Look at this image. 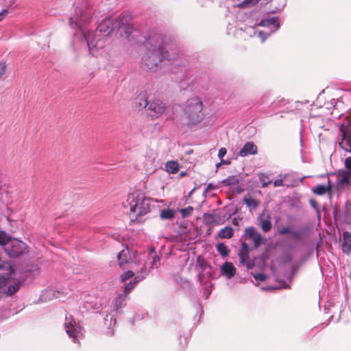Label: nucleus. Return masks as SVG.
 <instances>
[{"label": "nucleus", "mask_w": 351, "mask_h": 351, "mask_svg": "<svg viewBox=\"0 0 351 351\" xmlns=\"http://www.w3.org/2000/svg\"><path fill=\"white\" fill-rule=\"evenodd\" d=\"M180 54L169 53L163 46H158L148 49L142 58V66L145 70L155 71L161 67L162 62L174 64L179 58Z\"/></svg>", "instance_id": "nucleus-1"}, {"label": "nucleus", "mask_w": 351, "mask_h": 351, "mask_svg": "<svg viewBox=\"0 0 351 351\" xmlns=\"http://www.w3.org/2000/svg\"><path fill=\"white\" fill-rule=\"evenodd\" d=\"M127 202L130 206L129 216L132 221L141 222V217L150 212L151 199L140 191L128 194Z\"/></svg>", "instance_id": "nucleus-2"}, {"label": "nucleus", "mask_w": 351, "mask_h": 351, "mask_svg": "<svg viewBox=\"0 0 351 351\" xmlns=\"http://www.w3.org/2000/svg\"><path fill=\"white\" fill-rule=\"evenodd\" d=\"M203 104L199 98H192L188 101L185 108V114L193 123L199 122L202 119Z\"/></svg>", "instance_id": "nucleus-3"}, {"label": "nucleus", "mask_w": 351, "mask_h": 351, "mask_svg": "<svg viewBox=\"0 0 351 351\" xmlns=\"http://www.w3.org/2000/svg\"><path fill=\"white\" fill-rule=\"evenodd\" d=\"M27 249L26 244L20 240L13 239L5 244L4 250L11 258H16L23 255Z\"/></svg>", "instance_id": "nucleus-4"}, {"label": "nucleus", "mask_w": 351, "mask_h": 351, "mask_svg": "<svg viewBox=\"0 0 351 351\" xmlns=\"http://www.w3.org/2000/svg\"><path fill=\"white\" fill-rule=\"evenodd\" d=\"M167 110V106L164 101L159 99H155L149 101L147 112L152 119H156L165 114Z\"/></svg>", "instance_id": "nucleus-5"}, {"label": "nucleus", "mask_w": 351, "mask_h": 351, "mask_svg": "<svg viewBox=\"0 0 351 351\" xmlns=\"http://www.w3.org/2000/svg\"><path fill=\"white\" fill-rule=\"evenodd\" d=\"M125 16L120 17V20L118 19H105L98 26V29L100 32H103L106 34H109L114 29L120 27L121 23L123 24V21L125 19Z\"/></svg>", "instance_id": "nucleus-6"}, {"label": "nucleus", "mask_w": 351, "mask_h": 351, "mask_svg": "<svg viewBox=\"0 0 351 351\" xmlns=\"http://www.w3.org/2000/svg\"><path fill=\"white\" fill-rule=\"evenodd\" d=\"M345 170L339 171L340 176L339 183L342 185L348 184L351 180V156L347 157L344 161Z\"/></svg>", "instance_id": "nucleus-7"}, {"label": "nucleus", "mask_w": 351, "mask_h": 351, "mask_svg": "<svg viewBox=\"0 0 351 351\" xmlns=\"http://www.w3.org/2000/svg\"><path fill=\"white\" fill-rule=\"evenodd\" d=\"M245 235L247 238L250 239L254 242V247L255 249L259 247V246L263 243V237L261 234L256 230L255 228L250 226L245 230Z\"/></svg>", "instance_id": "nucleus-8"}, {"label": "nucleus", "mask_w": 351, "mask_h": 351, "mask_svg": "<svg viewBox=\"0 0 351 351\" xmlns=\"http://www.w3.org/2000/svg\"><path fill=\"white\" fill-rule=\"evenodd\" d=\"M250 249L246 243H242L239 252V262L242 265H246L247 269H252V265L249 263V254Z\"/></svg>", "instance_id": "nucleus-9"}, {"label": "nucleus", "mask_w": 351, "mask_h": 351, "mask_svg": "<svg viewBox=\"0 0 351 351\" xmlns=\"http://www.w3.org/2000/svg\"><path fill=\"white\" fill-rule=\"evenodd\" d=\"M117 258L119 267L123 269H125V265L132 261L130 252L128 248L122 250L117 254Z\"/></svg>", "instance_id": "nucleus-10"}, {"label": "nucleus", "mask_w": 351, "mask_h": 351, "mask_svg": "<svg viewBox=\"0 0 351 351\" xmlns=\"http://www.w3.org/2000/svg\"><path fill=\"white\" fill-rule=\"evenodd\" d=\"M75 322L72 315H70L69 317H66V322L64 323L66 332L70 337L73 338V341L76 342L77 336L76 331L75 329Z\"/></svg>", "instance_id": "nucleus-11"}, {"label": "nucleus", "mask_w": 351, "mask_h": 351, "mask_svg": "<svg viewBox=\"0 0 351 351\" xmlns=\"http://www.w3.org/2000/svg\"><path fill=\"white\" fill-rule=\"evenodd\" d=\"M257 147L254 143L247 142L240 150L239 155L240 156L245 157L249 154H257Z\"/></svg>", "instance_id": "nucleus-12"}, {"label": "nucleus", "mask_w": 351, "mask_h": 351, "mask_svg": "<svg viewBox=\"0 0 351 351\" xmlns=\"http://www.w3.org/2000/svg\"><path fill=\"white\" fill-rule=\"evenodd\" d=\"M149 101L147 100L145 93H140L136 99L135 106L139 109H145L147 110Z\"/></svg>", "instance_id": "nucleus-13"}, {"label": "nucleus", "mask_w": 351, "mask_h": 351, "mask_svg": "<svg viewBox=\"0 0 351 351\" xmlns=\"http://www.w3.org/2000/svg\"><path fill=\"white\" fill-rule=\"evenodd\" d=\"M332 186L330 184V180H328V184L327 186L318 184L316 187L312 189L313 193L317 195H322L326 193H328L330 195L331 194Z\"/></svg>", "instance_id": "nucleus-14"}, {"label": "nucleus", "mask_w": 351, "mask_h": 351, "mask_svg": "<svg viewBox=\"0 0 351 351\" xmlns=\"http://www.w3.org/2000/svg\"><path fill=\"white\" fill-rule=\"evenodd\" d=\"M343 237L342 250L344 253L349 254L351 252V233L344 232Z\"/></svg>", "instance_id": "nucleus-15"}, {"label": "nucleus", "mask_w": 351, "mask_h": 351, "mask_svg": "<svg viewBox=\"0 0 351 351\" xmlns=\"http://www.w3.org/2000/svg\"><path fill=\"white\" fill-rule=\"evenodd\" d=\"M221 271L228 278H232L236 274V268L232 263L226 262L221 267Z\"/></svg>", "instance_id": "nucleus-16"}, {"label": "nucleus", "mask_w": 351, "mask_h": 351, "mask_svg": "<svg viewBox=\"0 0 351 351\" xmlns=\"http://www.w3.org/2000/svg\"><path fill=\"white\" fill-rule=\"evenodd\" d=\"M341 137L351 138V121L345 120L340 128Z\"/></svg>", "instance_id": "nucleus-17"}, {"label": "nucleus", "mask_w": 351, "mask_h": 351, "mask_svg": "<svg viewBox=\"0 0 351 351\" xmlns=\"http://www.w3.org/2000/svg\"><path fill=\"white\" fill-rule=\"evenodd\" d=\"M19 287H20L19 282H15L14 285H9L7 288L3 287H0V293L1 292H4L5 295L6 296H10V295H12L13 294H14L16 291H18V290L19 289Z\"/></svg>", "instance_id": "nucleus-18"}, {"label": "nucleus", "mask_w": 351, "mask_h": 351, "mask_svg": "<svg viewBox=\"0 0 351 351\" xmlns=\"http://www.w3.org/2000/svg\"><path fill=\"white\" fill-rule=\"evenodd\" d=\"M259 226L264 232H268L272 228L270 216L267 215L266 219H263L262 216L259 217Z\"/></svg>", "instance_id": "nucleus-19"}, {"label": "nucleus", "mask_w": 351, "mask_h": 351, "mask_svg": "<svg viewBox=\"0 0 351 351\" xmlns=\"http://www.w3.org/2000/svg\"><path fill=\"white\" fill-rule=\"evenodd\" d=\"M234 235V230L230 226H226L221 229L218 232V237L220 239H230Z\"/></svg>", "instance_id": "nucleus-20"}, {"label": "nucleus", "mask_w": 351, "mask_h": 351, "mask_svg": "<svg viewBox=\"0 0 351 351\" xmlns=\"http://www.w3.org/2000/svg\"><path fill=\"white\" fill-rule=\"evenodd\" d=\"M179 169V164L175 160L168 161L165 164V169L169 173H176Z\"/></svg>", "instance_id": "nucleus-21"}, {"label": "nucleus", "mask_w": 351, "mask_h": 351, "mask_svg": "<svg viewBox=\"0 0 351 351\" xmlns=\"http://www.w3.org/2000/svg\"><path fill=\"white\" fill-rule=\"evenodd\" d=\"M239 182V178L238 176H230L227 178L222 180L221 183L223 186H235Z\"/></svg>", "instance_id": "nucleus-22"}, {"label": "nucleus", "mask_w": 351, "mask_h": 351, "mask_svg": "<svg viewBox=\"0 0 351 351\" xmlns=\"http://www.w3.org/2000/svg\"><path fill=\"white\" fill-rule=\"evenodd\" d=\"M243 202H245L247 206L252 208L253 209L256 208L260 205L261 203L259 200L250 197H244Z\"/></svg>", "instance_id": "nucleus-23"}, {"label": "nucleus", "mask_w": 351, "mask_h": 351, "mask_svg": "<svg viewBox=\"0 0 351 351\" xmlns=\"http://www.w3.org/2000/svg\"><path fill=\"white\" fill-rule=\"evenodd\" d=\"M339 147L346 152L351 151V138L341 137V141L339 143Z\"/></svg>", "instance_id": "nucleus-24"}, {"label": "nucleus", "mask_w": 351, "mask_h": 351, "mask_svg": "<svg viewBox=\"0 0 351 351\" xmlns=\"http://www.w3.org/2000/svg\"><path fill=\"white\" fill-rule=\"evenodd\" d=\"M175 212L171 209L162 210L160 213V217L162 219H170L174 217Z\"/></svg>", "instance_id": "nucleus-25"}, {"label": "nucleus", "mask_w": 351, "mask_h": 351, "mask_svg": "<svg viewBox=\"0 0 351 351\" xmlns=\"http://www.w3.org/2000/svg\"><path fill=\"white\" fill-rule=\"evenodd\" d=\"M217 250L222 256H228L230 252V250L223 243L217 245Z\"/></svg>", "instance_id": "nucleus-26"}, {"label": "nucleus", "mask_w": 351, "mask_h": 351, "mask_svg": "<svg viewBox=\"0 0 351 351\" xmlns=\"http://www.w3.org/2000/svg\"><path fill=\"white\" fill-rule=\"evenodd\" d=\"M259 25L263 27L269 26L270 25H275L277 27H279V23H278V20L276 18H271L268 19L262 20L260 22Z\"/></svg>", "instance_id": "nucleus-27"}, {"label": "nucleus", "mask_w": 351, "mask_h": 351, "mask_svg": "<svg viewBox=\"0 0 351 351\" xmlns=\"http://www.w3.org/2000/svg\"><path fill=\"white\" fill-rule=\"evenodd\" d=\"M205 273H199L198 275V279L201 285H206L207 283V280L211 277L210 271H204Z\"/></svg>", "instance_id": "nucleus-28"}, {"label": "nucleus", "mask_w": 351, "mask_h": 351, "mask_svg": "<svg viewBox=\"0 0 351 351\" xmlns=\"http://www.w3.org/2000/svg\"><path fill=\"white\" fill-rule=\"evenodd\" d=\"M135 285V282L132 281L126 284L124 287L123 293L121 294V298L123 297V299L126 298L127 295L134 288Z\"/></svg>", "instance_id": "nucleus-29"}, {"label": "nucleus", "mask_w": 351, "mask_h": 351, "mask_svg": "<svg viewBox=\"0 0 351 351\" xmlns=\"http://www.w3.org/2000/svg\"><path fill=\"white\" fill-rule=\"evenodd\" d=\"M258 3V0H244L238 5L240 8H246L254 6Z\"/></svg>", "instance_id": "nucleus-30"}, {"label": "nucleus", "mask_w": 351, "mask_h": 351, "mask_svg": "<svg viewBox=\"0 0 351 351\" xmlns=\"http://www.w3.org/2000/svg\"><path fill=\"white\" fill-rule=\"evenodd\" d=\"M258 178H259L260 181L262 183L263 188L267 186L271 182L269 178L263 173H259Z\"/></svg>", "instance_id": "nucleus-31"}, {"label": "nucleus", "mask_w": 351, "mask_h": 351, "mask_svg": "<svg viewBox=\"0 0 351 351\" xmlns=\"http://www.w3.org/2000/svg\"><path fill=\"white\" fill-rule=\"evenodd\" d=\"M12 240L4 231H0V245L5 247V244L8 241Z\"/></svg>", "instance_id": "nucleus-32"}, {"label": "nucleus", "mask_w": 351, "mask_h": 351, "mask_svg": "<svg viewBox=\"0 0 351 351\" xmlns=\"http://www.w3.org/2000/svg\"><path fill=\"white\" fill-rule=\"evenodd\" d=\"M197 263L202 272L206 271L208 268L210 269V266L206 263V262L200 257L197 258Z\"/></svg>", "instance_id": "nucleus-33"}, {"label": "nucleus", "mask_w": 351, "mask_h": 351, "mask_svg": "<svg viewBox=\"0 0 351 351\" xmlns=\"http://www.w3.org/2000/svg\"><path fill=\"white\" fill-rule=\"evenodd\" d=\"M134 276V271L131 270H128L126 272L123 273L121 276L120 279L122 282H125L127 280L132 278Z\"/></svg>", "instance_id": "nucleus-34"}, {"label": "nucleus", "mask_w": 351, "mask_h": 351, "mask_svg": "<svg viewBox=\"0 0 351 351\" xmlns=\"http://www.w3.org/2000/svg\"><path fill=\"white\" fill-rule=\"evenodd\" d=\"M90 14L88 12L85 11L81 14L80 19L78 21V23L81 24L82 23H86L87 21H88L90 20Z\"/></svg>", "instance_id": "nucleus-35"}, {"label": "nucleus", "mask_w": 351, "mask_h": 351, "mask_svg": "<svg viewBox=\"0 0 351 351\" xmlns=\"http://www.w3.org/2000/svg\"><path fill=\"white\" fill-rule=\"evenodd\" d=\"M125 299L126 298L123 299V297L121 298V294L115 299L114 306L117 310L122 307V303L125 300Z\"/></svg>", "instance_id": "nucleus-36"}, {"label": "nucleus", "mask_w": 351, "mask_h": 351, "mask_svg": "<svg viewBox=\"0 0 351 351\" xmlns=\"http://www.w3.org/2000/svg\"><path fill=\"white\" fill-rule=\"evenodd\" d=\"M193 210V208L192 206H188L185 208L181 210V213L184 217L189 216L191 215Z\"/></svg>", "instance_id": "nucleus-37"}, {"label": "nucleus", "mask_w": 351, "mask_h": 351, "mask_svg": "<svg viewBox=\"0 0 351 351\" xmlns=\"http://www.w3.org/2000/svg\"><path fill=\"white\" fill-rule=\"evenodd\" d=\"M4 268H7L9 270V273L8 274V277H10L14 271L13 268L8 263H0V269H4Z\"/></svg>", "instance_id": "nucleus-38"}, {"label": "nucleus", "mask_w": 351, "mask_h": 351, "mask_svg": "<svg viewBox=\"0 0 351 351\" xmlns=\"http://www.w3.org/2000/svg\"><path fill=\"white\" fill-rule=\"evenodd\" d=\"M253 276L255 280L261 281V282L264 281L266 279L265 275L263 274H261V273H258V274H254Z\"/></svg>", "instance_id": "nucleus-39"}, {"label": "nucleus", "mask_w": 351, "mask_h": 351, "mask_svg": "<svg viewBox=\"0 0 351 351\" xmlns=\"http://www.w3.org/2000/svg\"><path fill=\"white\" fill-rule=\"evenodd\" d=\"M292 231L289 227H284L279 230V234L282 235L291 234Z\"/></svg>", "instance_id": "nucleus-40"}, {"label": "nucleus", "mask_w": 351, "mask_h": 351, "mask_svg": "<svg viewBox=\"0 0 351 351\" xmlns=\"http://www.w3.org/2000/svg\"><path fill=\"white\" fill-rule=\"evenodd\" d=\"M6 71V64L4 62H0V78L5 74Z\"/></svg>", "instance_id": "nucleus-41"}, {"label": "nucleus", "mask_w": 351, "mask_h": 351, "mask_svg": "<svg viewBox=\"0 0 351 351\" xmlns=\"http://www.w3.org/2000/svg\"><path fill=\"white\" fill-rule=\"evenodd\" d=\"M227 153V149L225 147H221L219 149V153H218V157L221 159L223 158V157Z\"/></svg>", "instance_id": "nucleus-42"}, {"label": "nucleus", "mask_w": 351, "mask_h": 351, "mask_svg": "<svg viewBox=\"0 0 351 351\" xmlns=\"http://www.w3.org/2000/svg\"><path fill=\"white\" fill-rule=\"evenodd\" d=\"M292 237L295 239H302V234L298 231H292L291 234Z\"/></svg>", "instance_id": "nucleus-43"}, {"label": "nucleus", "mask_w": 351, "mask_h": 351, "mask_svg": "<svg viewBox=\"0 0 351 351\" xmlns=\"http://www.w3.org/2000/svg\"><path fill=\"white\" fill-rule=\"evenodd\" d=\"M274 186L275 187L283 186V180L281 179L275 180L274 182Z\"/></svg>", "instance_id": "nucleus-44"}, {"label": "nucleus", "mask_w": 351, "mask_h": 351, "mask_svg": "<svg viewBox=\"0 0 351 351\" xmlns=\"http://www.w3.org/2000/svg\"><path fill=\"white\" fill-rule=\"evenodd\" d=\"M8 13V10L7 9L3 10L0 12V21Z\"/></svg>", "instance_id": "nucleus-45"}, {"label": "nucleus", "mask_w": 351, "mask_h": 351, "mask_svg": "<svg viewBox=\"0 0 351 351\" xmlns=\"http://www.w3.org/2000/svg\"><path fill=\"white\" fill-rule=\"evenodd\" d=\"M143 278H140L139 276H136L134 278L132 282H135V285H136L138 282H140Z\"/></svg>", "instance_id": "nucleus-46"}, {"label": "nucleus", "mask_w": 351, "mask_h": 351, "mask_svg": "<svg viewBox=\"0 0 351 351\" xmlns=\"http://www.w3.org/2000/svg\"><path fill=\"white\" fill-rule=\"evenodd\" d=\"M310 204L312 206V207H313L315 208L317 207V202L315 200L311 199L310 201Z\"/></svg>", "instance_id": "nucleus-47"}, {"label": "nucleus", "mask_w": 351, "mask_h": 351, "mask_svg": "<svg viewBox=\"0 0 351 351\" xmlns=\"http://www.w3.org/2000/svg\"><path fill=\"white\" fill-rule=\"evenodd\" d=\"M186 175V171H182L180 173V177H184Z\"/></svg>", "instance_id": "nucleus-48"}, {"label": "nucleus", "mask_w": 351, "mask_h": 351, "mask_svg": "<svg viewBox=\"0 0 351 351\" xmlns=\"http://www.w3.org/2000/svg\"><path fill=\"white\" fill-rule=\"evenodd\" d=\"M221 164H229V162L221 159Z\"/></svg>", "instance_id": "nucleus-49"}, {"label": "nucleus", "mask_w": 351, "mask_h": 351, "mask_svg": "<svg viewBox=\"0 0 351 351\" xmlns=\"http://www.w3.org/2000/svg\"><path fill=\"white\" fill-rule=\"evenodd\" d=\"M193 151L192 149H191V150H189V151H188V152H187V154H190L193 153Z\"/></svg>", "instance_id": "nucleus-50"}, {"label": "nucleus", "mask_w": 351, "mask_h": 351, "mask_svg": "<svg viewBox=\"0 0 351 351\" xmlns=\"http://www.w3.org/2000/svg\"><path fill=\"white\" fill-rule=\"evenodd\" d=\"M221 162H220V163H218V164L217 165V167H219L220 166V165H221Z\"/></svg>", "instance_id": "nucleus-51"}, {"label": "nucleus", "mask_w": 351, "mask_h": 351, "mask_svg": "<svg viewBox=\"0 0 351 351\" xmlns=\"http://www.w3.org/2000/svg\"><path fill=\"white\" fill-rule=\"evenodd\" d=\"M237 223V221H236V219H234V224H236Z\"/></svg>", "instance_id": "nucleus-52"}]
</instances>
